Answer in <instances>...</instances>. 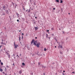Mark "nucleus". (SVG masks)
<instances>
[{"instance_id":"obj_3","label":"nucleus","mask_w":75,"mask_h":75,"mask_svg":"<svg viewBox=\"0 0 75 75\" xmlns=\"http://www.w3.org/2000/svg\"><path fill=\"white\" fill-rule=\"evenodd\" d=\"M14 45L16 48H17V47H18V45H16V44H15V42H14Z\"/></svg>"},{"instance_id":"obj_63","label":"nucleus","mask_w":75,"mask_h":75,"mask_svg":"<svg viewBox=\"0 0 75 75\" xmlns=\"http://www.w3.org/2000/svg\"><path fill=\"white\" fill-rule=\"evenodd\" d=\"M57 42V43H58V41H56Z\"/></svg>"},{"instance_id":"obj_20","label":"nucleus","mask_w":75,"mask_h":75,"mask_svg":"<svg viewBox=\"0 0 75 75\" xmlns=\"http://www.w3.org/2000/svg\"><path fill=\"white\" fill-rule=\"evenodd\" d=\"M8 56V58H9V59H10V55H9Z\"/></svg>"},{"instance_id":"obj_39","label":"nucleus","mask_w":75,"mask_h":75,"mask_svg":"<svg viewBox=\"0 0 75 75\" xmlns=\"http://www.w3.org/2000/svg\"><path fill=\"white\" fill-rule=\"evenodd\" d=\"M62 74H63V75H65V74L64 73H62Z\"/></svg>"},{"instance_id":"obj_57","label":"nucleus","mask_w":75,"mask_h":75,"mask_svg":"<svg viewBox=\"0 0 75 75\" xmlns=\"http://www.w3.org/2000/svg\"><path fill=\"white\" fill-rule=\"evenodd\" d=\"M13 65H14V63H13Z\"/></svg>"},{"instance_id":"obj_24","label":"nucleus","mask_w":75,"mask_h":75,"mask_svg":"<svg viewBox=\"0 0 75 75\" xmlns=\"http://www.w3.org/2000/svg\"><path fill=\"white\" fill-rule=\"evenodd\" d=\"M21 68H24V67H25V66H21Z\"/></svg>"},{"instance_id":"obj_22","label":"nucleus","mask_w":75,"mask_h":75,"mask_svg":"<svg viewBox=\"0 0 75 75\" xmlns=\"http://www.w3.org/2000/svg\"><path fill=\"white\" fill-rule=\"evenodd\" d=\"M28 13H30V9L28 11Z\"/></svg>"},{"instance_id":"obj_9","label":"nucleus","mask_w":75,"mask_h":75,"mask_svg":"<svg viewBox=\"0 0 75 75\" xmlns=\"http://www.w3.org/2000/svg\"><path fill=\"white\" fill-rule=\"evenodd\" d=\"M22 73V71H21V70H20V71H19V73L20 74H21Z\"/></svg>"},{"instance_id":"obj_16","label":"nucleus","mask_w":75,"mask_h":75,"mask_svg":"<svg viewBox=\"0 0 75 75\" xmlns=\"http://www.w3.org/2000/svg\"><path fill=\"white\" fill-rule=\"evenodd\" d=\"M56 1H57V3H59V0H56Z\"/></svg>"},{"instance_id":"obj_32","label":"nucleus","mask_w":75,"mask_h":75,"mask_svg":"<svg viewBox=\"0 0 75 75\" xmlns=\"http://www.w3.org/2000/svg\"><path fill=\"white\" fill-rule=\"evenodd\" d=\"M63 34H65V32L64 31L63 32Z\"/></svg>"},{"instance_id":"obj_29","label":"nucleus","mask_w":75,"mask_h":75,"mask_svg":"<svg viewBox=\"0 0 75 75\" xmlns=\"http://www.w3.org/2000/svg\"><path fill=\"white\" fill-rule=\"evenodd\" d=\"M46 37H47V38H48V34H46Z\"/></svg>"},{"instance_id":"obj_42","label":"nucleus","mask_w":75,"mask_h":75,"mask_svg":"<svg viewBox=\"0 0 75 75\" xmlns=\"http://www.w3.org/2000/svg\"><path fill=\"white\" fill-rule=\"evenodd\" d=\"M61 10H62V11H63V10H62V9L61 8Z\"/></svg>"},{"instance_id":"obj_15","label":"nucleus","mask_w":75,"mask_h":75,"mask_svg":"<svg viewBox=\"0 0 75 75\" xmlns=\"http://www.w3.org/2000/svg\"><path fill=\"white\" fill-rule=\"evenodd\" d=\"M0 71H1V72H2L3 71V69H2L0 68Z\"/></svg>"},{"instance_id":"obj_31","label":"nucleus","mask_w":75,"mask_h":75,"mask_svg":"<svg viewBox=\"0 0 75 75\" xmlns=\"http://www.w3.org/2000/svg\"><path fill=\"white\" fill-rule=\"evenodd\" d=\"M31 75H33V72H32L31 73Z\"/></svg>"},{"instance_id":"obj_18","label":"nucleus","mask_w":75,"mask_h":75,"mask_svg":"<svg viewBox=\"0 0 75 75\" xmlns=\"http://www.w3.org/2000/svg\"><path fill=\"white\" fill-rule=\"evenodd\" d=\"M1 65H3V62H1Z\"/></svg>"},{"instance_id":"obj_40","label":"nucleus","mask_w":75,"mask_h":75,"mask_svg":"<svg viewBox=\"0 0 75 75\" xmlns=\"http://www.w3.org/2000/svg\"><path fill=\"white\" fill-rule=\"evenodd\" d=\"M23 7V10H25V8H24V7Z\"/></svg>"},{"instance_id":"obj_1","label":"nucleus","mask_w":75,"mask_h":75,"mask_svg":"<svg viewBox=\"0 0 75 75\" xmlns=\"http://www.w3.org/2000/svg\"><path fill=\"white\" fill-rule=\"evenodd\" d=\"M40 42H38L37 44H36V43H35V42H34V45H35L38 48L40 47Z\"/></svg>"},{"instance_id":"obj_25","label":"nucleus","mask_w":75,"mask_h":75,"mask_svg":"<svg viewBox=\"0 0 75 75\" xmlns=\"http://www.w3.org/2000/svg\"><path fill=\"white\" fill-rule=\"evenodd\" d=\"M33 4H34V6H35V5H36L35 3V2H34Z\"/></svg>"},{"instance_id":"obj_43","label":"nucleus","mask_w":75,"mask_h":75,"mask_svg":"<svg viewBox=\"0 0 75 75\" xmlns=\"http://www.w3.org/2000/svg\"><path fill=\"white\" fill-rule=\"evenodd\" d=\"M38 65H40V62H39L38 63Z\"/></svg>"},{"instance_id":"obj_35","label":"nucleus","mask_w":75,"mask_h":75,"mask_svg":"<svg viewBox=\"0 0 75 75\" xmlns=\"http://www.w3.org/2000/svg\"><path fill=\"white\" fill-rule=\"evenodd\" d=\"M12 4H13V6H14V3H13V2H12Z\"/></svg>"},{"instance_id":"obj_50","label":"nucleus","mask_w":75,"mask_h":75,"mask_svg":"<svg viewBox=\"0 0 75 75\" xmlns=\"http://www.w3.org/2000/svg\"><path fill=\"white\" fill-rule=\"evenodd\" d=\"M37 37H35V39H37Z\"/></svg>"},{"instance_id":"obj_49","label":"nucleus","mask_w":75,"mask_h":75,"mask_svg":"<svg viewBox=\"0 0 75 75\" xmlns=\"http://www.w3.org/2000/svg\"><path fill=\"white\" fill-rule=\"evenodd\" d=\"M28 9H27V10H26V11H28Z\"/></svg>"},{"instance_id":"obj_17","label":"nucleus","mask_w":75,"mask_h":75,"mask_svg":"<svg viewBox=\"0 0 75 75\" xmlns=\"http://www.w3.org/2000/svg\"><path fill=\"white\" fill-rule=\"evenodd\" d=\"M22 65H24V66H25V64L24 63H22Z\"/></svg>"},{"instance_id":"obj_5","label":"nucleus","mask_w":75,"mask_h":75,"mask_svg":"<svg viewBox=\"0 0 75 75\" xmlns=\"http://www.w3.org/2000/svg\"><path fill=\"white\" fill-rule=\"evenodd\" d=\"M35 30H37L38 29V28L37 27H34Z\"/></svg>"},{"instance_id":"obj_30","label":"nucleus","mask_w":75,"mask_h":75,"mask_svg":"<svg viewBox=\"0 0 75 75\" xmlns=\"http://www.w3.org/2000/svg\"><path fill=\"white\" fill-rule=\"evenodd\" d=\"M1 44H4V43H3V42H2L1 43Z\"/></svg>"},{"instance_id":"obj_14","label":"nucleus","mask_w":75,"mask_h":75,"mask_svg":"<svg viewBox=\"0 0 75 75\" xmlns=\"http://www.w3.org/2000/svg\"><path fill=\"white\" fill-rule=\"evenodd\" d=\"M63 3V1H62V0H60V3Z\"/></svg>"},{"instance_id":"obj_38","label":"nucleus","mask_w":75,"mask_h":75,"mask_svg":"<svg viewBox=\"0 0 75 75\" xmlns=\"http://www.w3.org/2000/svg\"><path fill=\"white\" fill-rule=\"evenodd\" d=\"M72 74H75V71H74L73 72H72Z\"/></svg>"},{"instance_id":"obj_19","label":"nucleus","mask_w":75,"mask_h":75,"mask_svg":"<svg viewBox=\"0 0 75 75\" xmlns=\"http://www.w3.org/2000/svg\"><path fill=\"white\" fill-rule=\"evenodd\" d=\"M19 41H20L21 40V37H19Z\"/></svg>"},{"instance_id":"obj_62","label":"nucleus","mask_w":75,"mask_h":75,"mask_svg":"<svg viewBox=\"0 0 75 75\" xmlns=\"http://www.w3.org/2000/svg\"><path fill=\"white\" fill-rule=\"evenodd\" d=\"M54 47H55V48H56V47H57V46H54Z\"/></svg>"},{"instance_id":"obj_54","label":"nucleus","mask_w":75,"mask_h":75,"mask_svg":"<svg viewBox=\"0 0 75 75\" xmlns=\"http://www.w3.org/2000/svg\"><path fill=\"white\" fill-rule=\"evenodd\" d=\"M67 51L68 52V51H69V50L67 49Z\"/></svg>"},{"instance_id":"obj_37","label":"nucleus","mask_w":75,"mask_h":75,"mask_svg":"<svg viewBox=\"0 0 75 75\" xmlns=\"http://www.w3.org/2000/svg\"><path fill=\"white\" fill-rule=\"evenodd\" d=\"M15 57V55H14V54H13V56H12V57Z\"/></svg>"},{"instance_id":"obj_33","label":"nucleus","mask_w":75,"mask_h":75,"mask_svg":"<svg viewBox=\"0 0 75 75\" xmlns=\"http://www.w3.org/2000/svg\"><path fill=\"white\" fill-rule=\"evenodd\" d=\"M60 53L61 54H62V52H61V51L60 52Z\"/></svg>"},{"instance_id":"obj_13","label":"nucleus","mask_w":75,"mask_h":75,"mask_svg":"<svg viewBox=\"0 0 75 75\" xmlns=\"http://www.w3.org/2000/svg\"><path fill=\"white\" fill-rule=\"evenodd\" d=\"M71 71H73L74 70V69H73V68H72V67H71Z\"/></svg>"},{"instance_id":"obj_45","label":"nucleus","mask_w":75,"mask_h":75,"mask_svg":"<svg viewBox=\"0 0 75 75\" xmlns=\"http://www.w3.org/2000/svg\"><path fill=\"white\" fill-rule=\"evenodd\" d=\"M2 73L3 74H5V73H4V72H3Z\"/></svg>"},{"instance_id":"obj_58","label":"nucleus","mask_w":75,"mask_h":75,"mask_svg":"<svg viewBox=\"0 0 75 75\" xmlns=\"http://www.w3.org/2000/svg\"><path fill=\"white\" fill-rule=\"evenodd\" d=\"M35 18H37V17H35Z\"/></svg>"},{"instance_id":"obj_10","label":"nucleus","mask_w":75,"mask_h":75,"mask_svg":"<svg viewBox=\"0 0 75 75\" xmlns=\"http://www.w3.org/2000/svg\"><path fill=\"white\" fill-rule=\"evenodd\" d=\"M6 53L7 55H8H8H10V54L8 52H6Z\"/></svg>"},{"instance_id":"obj_27","label":"nucleus","mask_w":75,"mask_h":75,"mask_svg":"<svg viewBox=\"0 0 75 75\" xmlns=\"http://www.w3.org/2000/svg\"><path fill=\"white\" fill-rule=\"evenodd\" d=\"M51 30H54V28H51Z\"/></svg>"},{"instance_id":"obj_64","label":"nucleus","mask_w":75,"mask_h":75,"mask_svg":"<svg viewBox=\"0 0 75 75\" xmlns=\"http://www.w3.org/2000/svg\"><path fill=\"white\" fill-rule=\"evenodd\" d=\"M21 54H20V56H21Z\"/></svg>"},{"instance_id":"obj_44","label":"nucleus","mask_w":75,"mask_h":75,"mask_svg":"<svg viewBox=\"0 0 75 75\" xmlns=\"http://www.w3.org/2000/svg\"><path fill=\"white\" fill-rule=\"evenodd\" d=\"M47 32H49V30H47Z\"/></svg>"},{"instance_id":"obj_21","label":"nucleus","mask_w":75,"mask_h":75,"mask_svg":"<svg viewBox=\"0 0 75 75\" xmlns=\"http://www.w3.org/2000/svg\"><path fill=\"white\" fill-rule=\"evenodd\" d=\"M44 51H47V49H46V48H45L44 49Z\"/></svg>"},{"instance_id":"obj_28","label":"nucleus","mask_w":75,"mask_h":75,"mask_svg":"<svg viewBox=\"0 0 75 75\" xmlns=\"http://www.w3.org/2000/svg\"><path fill=\"white\" fill-rule=\"evenodd\" d=\"M27 48H28V50H30V48H29V47H27Z\"/></svg>"},{"instance_id":"obj_55","label":"nucleus","mask_w":75,"mask_h":75,"mask_svg":"<svg viewBox=\"0 0 75 75\" xmlns=\"http://www.w3.org/2000/svg\"><path fill=\"white\" fill-rule=\"evenodd\" d=\"M36 54H37V55H39V54H38V53H37Z\"/></svg>"},{"instance_id":"obj_53","label":"nucleus","mask_w":75,"mask_h":75,"mask_svg":"<svg viewBox=\"0 0 75 75\" xmlns=\"http://www.w3.org/2000/svg\"><path fill=\"white\" fill-rule=\"evenodd\" d=\"M5 74V75H7V73H6V74Z\"/></svg>"},{"instance_id":"obj_59","label":"nucleus","mask_w":75,"mask_h":75,"mask_svg":"<svg viewBox=\"0 0 75 75\" xmlns=\"http://www.w3.org/2000/svg\"><path fill=\"white\" fill-rule=\"evenodd\" d=\"M14 59L16 58V57H15V56H14Z\"/></svg>"},{"instance_id":"obj_60","label":"nucleus","mask_w":75,"mask_h":75,"mask_svg":"<svg viewBox=\"0 0 75 75\" xmlns=\"http://www.w3.org/2000/svg\"><path fill=\"white\" fill-rule=\"evenodd\" d=\"M0 62H1V60H0Z\"/></svg>"},{"instance_id":"obj_46","label":"nucleus","mask_w":75,"mask_h":75,"mask_svg":"<svg viewBox=\"0 0 75 75\" xmlns=\"http://www.w3.org/2000/svg\"><path fill=\"white\" fill-rule=\"evenodd\" d=\"M53 10H55V8H53Z\"/></svg>"},{"instance_id":"obj_8","label":"nucleus","mask_w":75,"mask_h":75,"mask_svg":"<svg viewBox=\"0 0 75 75\" xmlns=\"http://www.w3.org/2000/svg\"><path fill=\"white\" fill-rule=\"evenodd\" d=\"M18 7V5L17 4H15V8H16V7Z\"/></svg>"},{"instance_id":"obj_7","label":"nucleus","mask_w":75,"mask_h":75,"mask_svg":"<svg viewBox=\"0 0 75 75\" xmlns=\"http://www.w3.org/2000/svg\"><path fill=\"white\" fill-rule=\"evenodd\" d=\"M59 47H60L61 48H62V45H59L58 46V48H59ZM62 48H63V47H62Z\"/></svg>"},{"instance_id":"obj_4","label":"nucleus","mask_w":75,"mask_h":75,"mask_svg":"<svg viewBox=\"0 0 75 75\" xmlns=\"http://www.w3.org/2000/svg\"><path fill=\"white\" fill-rule=\"evenodd\" d=\"M2 10H4L5 11V9H6V6L4 5L2 6Z\"/></svg>"},{"instance_id":"obj_2","label":"nucleus","mask_w":75,"mask_h":75,"mask_svg":"<svg viewBox=\"0 0 75 75\" xmlns=\"http://www.w3.org/2000/svg\"><path fill=\"white\" fill-rule=\"evenodd\" d=\"M35 42V43H37V41H34V39H33L32 41L31 42V44H32L33 42L34 43Z\"/></svg>"},{"instance_id":"obj_11","label":"nucleus","mask_w":75,"mask_h":75,"mask_svg":"<svg viewBox=\"0 0 75 75\" xmlns=\"http://www.w3.org/2000/svg\"><path fill=\"white\" fill-rule=\"evenodd\" d=\"M33 23H34V24H35V20L34 19H33Z\"/></svg>"},{"instance_id":"obj_47","label":"nucleus","mask_w":75,"mask_h":75,"mask_svg":"<svg viewBox=\"0 0 75 75\" xmlns=\"http://www.w3.org/2000/svg\"><path fill=\"white\" fill-rule=\"evenodd\" d=\"M27 35H28V34H27V33L26 35V36H27Z\"/></svg>"},{"instance_id":"obj_48","label":"nucleus","mask_w":75,"mask_h":75,"mask_svg":"<svg viewBox=\"0 0 75 75\" xmlns=\"http://www.w3.org/2000/svg\"><path fill=\"white\" fill-rule=\"evenodd\" d=\"M1 40H2V41H3V39H2Z\"/></svg>"},{"instance_id":"obj_36","label":"nucleus","mask_w":75,"mask_h":75,"mask_svg":"<svg viewBox=\"0 0 75 75\" xmlns=\"http://www.w3.org/2000/svg\"><path fill=\"white\" fill-rule=\"evenodd\" d=\"M55 40H56V41H58L57 40V39H55Z\"/></svg>"},{"instance_id":"obj_6","label":"nucleus","mask_w":75,"mask_h":75,"mask_svg":"<svg viewBox=\"0 0 75 75\" xmlns=\"http://www.w3.org/2000/svg\"><path fill=\"white\" fill-rule=\"evenodd\" d=\"M6 13L7 14H9V12L8 10H6Z\"/></svg>"},{"instance_id":"obj_52","label":"nucleus","mask_w":75,"mask_h":75,"mask_svg":"<svg viewBox=\"0 0 75 75\" xmlns=\"http://www.w3.org/2000/svg\"><path fill=\"white\" fill-rule=\"evenodd\" d=\"M63 72H65V71L64 70L63 71Z\"/></svg>"},{"instance_id":"obj_34","label":"nucleus","mask_w":75,"mask_h":75,"mask_svg":"<svg viewBox=\"0 0 75 75\" xmlns=\"http://www.w3.org/2000/svg\"><path fill=\"white\" fill-rule=\"evenodd\" d=\"M52 36H54V33H53V34H52Z\"/></svg>"},{"instance_id":"obj_41","label":"nucleus","mask_w":75,"mask_h":75,"mask_svg":"<svg viewBox=\"0 0 75 75\" xmlns=\"http://www.w3.org/2000/svg\"><path fill=\"white\" fill-rule=\"evenodd\" d=\"M17 21L18 22V21H19V20H18V19L17 20Z\"/></svg>"},{"instance_id":"obj_12","label":"nucleus","mask_w":75,"mask_h":75,"mask_svg":"<svg viewBox=\"0 0 75 75\" xmlns=\"http://www.w3.org/2000/svg\"><path fill=\"white\" fill-rule=\"evenodd\" d=\"M16 15H17V16H18H18H19V15H19V14H18V13H16Z\"/></svg>"},{"instance_id":"obj_26","label":"nucleus","mask_w":75,"mask_h":75,"mask_svg":"<svg viewBox=\"0 0 75 75\" xmlns=\"http://www.w3.org/2000/svg\"><path fill=\"white\" fill-rule=\"evenodd\" d=\"M52 65H54V64H55V63H54V62H53V63H52Z\"/></svg>"},{"instance_id":"obj_51","label":"nucleus","mask_w":75,"mask_h":75,"mask_svg":"<svg viewBox=\"0 0 75 75\" xmlns=\"http://www.w3.org/2000/svg\"><path fill=\"white\" fill-rule=\"evenodd\" d=\"M5 71H6V67H5Z\"/></svg>"},{"instance_id":"obj_56","label":"nucleus","mask_w":75,"mask_h":75,"mask_svg":"<svg viewBox=\"0 0 75 75\" xmlns=\"http://www.w3.org/2000/svg\"><path fill=\"white\" fill-rule=\"evenodd\" d=\"M43 75H45V73H43Z\"/></svg>"},{"instance_id":"obj_23","label":"nucleus","mask_w":75,"mask_h":75,"mask_svg":"<svg viewBox=\"0 0 75 75\" xmlns=\"http://www.w3.org/2000/svg\"><path fill=\"white\" fill-rule=\"evenodd\" d=\"M9 17L10 19V20H11V17H10V16H9Z\"/></svg>"},{"instance_id":"obj_61","label":"nucleus","mask_w":75,"mask_h":75,"mask_svg":"<svg viewBox=\"0 0 75 75\" xmlns=\"http://www.w3.org/2000/svg\"><path fill=\"white\" fill-rule=\"evenodd\" d=\"M22 35H24V33H22Z\"/></svg>"}]
</instances>
